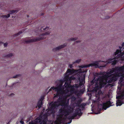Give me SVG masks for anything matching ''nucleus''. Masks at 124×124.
I'll list each match as a JSON object with an SVG mask.
<instances>
[{"instance_id":"1","label":"nucleus","mask_w":124,"mask_h":124,"mask_svg":"<svg viewBox=\"0 0 124 124\" xmlns=\"http://www.w3.org/2000/svg\"><path fill=\"white\" fill-rule=\"evenodd\" d=\"M74 72V69L71 70L70 69H68L65 74L64 78L62 80L64 81V82L68 81H70L73 79V78L72 76L71 77H69V75H72ZM67 82H65V84H66Z\"/></svg>"},{"instance_id":"2","label":"nucleus","mask_w":124,"mask_h":124,"mask_svg":"<svg viewBox=\"0 0 124 124\" xmlns=\"http://www.w3.org/2000/svg\"><path fill=\"white\" fill-rule=\"evenodd\" d=\"M70 112V109L69 108H61L59 110V113L60 114L57 115V116L60 118H62L64 115L65 116H67L69 115Z\"/></svg>"},{"instance_id":"3","label":"nucleus","mask_w":124,"mask_h":124,"mask_svg":"<svg viewBox=\"0 0 124 124\" xmlns=\"http://www.w3.org/2000/svg\"><path fill=\"white\" fill-rule=\"evenodd\" d=\"M62 101V98L60 97L57 99V100L54 102H52L50 103V105L51 107L49 108L50 111L52 112L54 111V109L60 105H61L59 103Z\"/></svg>"},{"instance_id":"4","label":"nucleus","mask_w":124,"mask_h":124,"mask_svg":"<svg viewBox=\"0 0 124 124\" xmlns=\"http://www.w3.org/2000/svg\"><path fill=\"white\" fill-rule=\"evenodd\" d=\"M50 33V32L48 31L46 32L45 33H43L40 35L39 37L26 40L25 41V43H29L32 42L39 41L41 40L45 39L46 38V37H45L44 36L46 35L49 34Z\"/></svg>"},{"instance_id":"5","label":"nucleus","mask_w":124,"mask_h":124,"mask_svg":"<svg viewBox=\"0 0 124 124\" xmlns=\"http://www.w3.org/2000/svg\"><path fill=\"white\" fill-rule=\"evenodd\" d=\"M63 83H64V81L62 80H58L55 81V83L58 85L55 87H54V86L52 87L49 90V92L51 91L52 90H56L55 91L58 90L61 88V87L62 86V85Z\"/></svg>"},{"instance_id":"6","label":"nucleus","mask_w":124,"mask_h":124,"mask_svg":"<svg viewBox=\"0 0 124 124\" xmlns=\"http://www.w3.org/2000/svg\"><path fill=\"white\" fill-rule=\"evenodd\" d=\"M119 76V74L115 73L110 75L109 79L108 81V83H110L114 82L117 80V77Z\"/></svg>"},{"instance_id":"7","label":"nucleus","mask_w":124,"mask_h":124,"mask_svg":"<svg viewBox=\"0 0 124 124\" xmlns=\"http://www.w3.org/2000/svg\"><path fill=\"white\" fill-rule=\"evenodd\" d=\"M116 98L118 99L116 101V106H120L122 104L124 103V101H123L124 97L122 96V94L121 96L116 97Z\"/></svg>"},{"instance_id":"8","label":"nucleus","mask_w":124,"mask_h":124,"mask_svg":"<svg viewBox=\"0 0 124 124\" xmlns=\"http://www.w3.org/2000/svg\"><path fill=\"white\" fill-rule=\"evenodd\" d=\"M122 67H116L114 68H113L108 72L110 74L115 72V73H118L119 75V74L118 72H123L122 70Z\"/></svg>"},{"instance_id":"9","label":"nucleus","mask_w":124,"mask_h":124,"mask_svg":"<svg viewBox=\"0 0 124 124\" xmlns=\"http://www.w3.org/2000/svg\"><path fill=\"white\" fill-rule=\"evenodd\" d=\"M104 78L103 76H99L97 79V81L99 82V84H100L101 86L102 85L104 86V85H106L107 81V80H105L104 81Z\"/></svg>"},{"instance_id":"10","label":"nucleus","mask_w":124,"mask_h":124,"mask_svg":"<svg viewBox=\"0 0 124 124\" xmlns=\"http://www.w3.org/2000/svg\"><path fill=\"white\" fill-rule=\"evenodd\" d=\"M111 104L112 103L110 101H107L105 103L103 104L102 108L105 110H106L107 108L113 105Z\"/></svg>"},{"instance_id":"11","label":"nucleus","mask_w":124,"mask_h":124,"mask_svg":"<svg viewBox=\"0 0 124 124\" xmlns=\"http://www.w3.org/2000/svg\"><path fill=\"white\" fill-rule=\"evenodd\" d=\"M82 114L81 112V110L80 108H76L75 111L74 113L73 114V115L75 117H76L77 115L80 116Z\"/></svg>"},{"instance_id":"12","label":"nucleus","mask_w":124,"mask_h":124,"mask_svg":"<svg viewBox=\"0 0 124 124\" xmlns=\"http://www.w3.org/2000/svg\"><path fill=\"white\" fill-rule=\"evenodd\" d=\"M100 61H95L93 63H91L87 64V67H90V66H94L96 68L99 67V62Z\"/></svg>"},{"instance_id":"13","label":"nucleus","mask_w":124,"mask_h":124,"mask_svg":"<svg viewBox=\"0 0 124 124\" xmlns=\"http://www.w3.org/2000/svg\"><path fill=\"white\" fill-rule=\"evenodd\" d=\"M67 44L66 43L64 44L63 45L60 46L55 48L53 49V51L55 52L56 51H57L59 50V49L65 47L67 45Z\"/></svg>"},{"instance_id":"14","label":"nucleus","mask_w":124,"mask_h":124,"mask_svg":"<svg viewBox=\"0 0 124 124\" xmlns=\"http://www.w3.org/2000/svg\"><path fill=\"white\" fill-rule=\"evenodd\" d=\"M44 96L41 97L39 101L37 103V105L39 108L41 107L43 104L42 101L44 99Z\"/></svg>"},{"instance_id":"15","label":"nucleus","mask_w":124,"mask_h":124,"mask_svg":"<svg viewBox=\"0 0 124 124\" xmlns=\"http://www.w3.org/2000/svg\"><path fill=\"white\" fill-rule=\"evenodd\" d=\"M65 87L66 88H72L73 87H75L76 88H77L79 87H80L79 85L78 84H76L74 86H72L70 84H67V85H65Z\"/></svg>"},{"instance_id":"16","label":"nucleus","mask_w":124,"mask_h":124,"mask_svg":"<svg viewBox=\"0 0 124 124\" xmlns=\"http://www.w3.org/2000/svg\"><path fill=\"white\" fill-rule=\"evenodd\" d=\"M105 73V72H101L100 74L102 75H104L103 76L104 78H105L106 79H107L108 78L110 77V75H109L110 74L108 72H107L104 75V74Z\"/></svg>"},{"instance_id":"17","label":"nucleus","mask_w":124,"mask_h":124,"mask_svg":"<svg viewBox=\"0 0 124 124\" xmlns=\"http://www.w3.org/2000/svg\"><path fill=\"white\" fill-rule=\"evenodd\" d=\"M62 86L61 87V94L62 95H63L64 94H66L67 93H68L69 92V90L68 89H66L65 90H62Z\"/></svg>"},{"instance_id":"18","label":"nucleus","mask_w":124,"mask_h":124,"mask_svg":"<svg viewBox=\"0 0 124 124\" xmlns=\"http://www.w3.org/2000/svg\"><path fill=\"white\" fill-rule=\"evenodd\" d=\"M56 91L57 93L54 96V98L57 97L59 96L61 94V89Z\"/></svg>"},{"instance_id":"19","label":"nucleus","mask_w":124,"mask_h":124,"mask_svg":"<svg viewBox=\"0 0 124 124\" xmlns=\"http://www.w3.org/2000/svg\"><path fill=\"white\" fill-rule=\"evenodd\" d=\"M104 86V85H102L101 86L100 85V84H99V85H97L94 87V89L95 90L97 91L99 89L101 88Z\"/></svg>"},{"instance_id":"20","label":"nucleus","mask_w":124,"mask_h":124,"mask_svg":"<svg viewBox=\"0 0 124 124\" xmlns=\"http://www.w3.org/2000/svg\"><path fill=\"white\" fill-rule=\"evenodd\" d=\"M119 48L120 49V50L117 49L116 50V52L114 53V55H116L120 53L122 51L121 49V47L120 46H119Z\"/></svg>"},{"instance_id":"21","label":"nucleus","mask_w":124,"mask_h":124,"mask_svg":"<svg viewBox=\"0 0 124 124\" xmlns=\"http://www.w3.org/2000/svg\"><path fill=\"white\" fill-rule=\"evenodd\" d=\"M61 105L62 106H64V107H65L66 108H68V104L67 103H66L65 102H64Z\"/></svg>"},{"instance_id":"22","label":"nucleus","mask_w":124,"mask_h":124,"mask_svg":"<svg viewBox=\"0 0 124 124\" xmlns=\"http://www.w3.org/2000/svg\"><path fill=\"white\" fill-rule=\"evenodd\" d=\"M86 105V103H82L80 104V108H82V110H83L85 108V106Z\"/></svg>"},{"instance_id":"23","label":"nucleus","mask_w":124,"mask_h":124,"mask_svg":"<svg viewBox=\"0 0 124 124\" xmlns=\"http://www.w3.org/2000/svg\"><path fill=\"white\" fill-rule=\"evenodd\" d=\"M18 10H12L10 11L9 13L10 14H12L15 12H17Z\"/></svg>"},{"instance_id":"24","label":"nucleus","mask_w":124,"mask_h":124,"mask_svg":"<svg viewBox=\"0 0 124 124\" xmlns=\"http://www.w3.org/2000/svg\"><path fill=\"white\" fill-rule=\"evenodd\" d=\"M2 16L3 18H8L10 16V15L8 14L7 15H3Z\"/></svg>"},{"instance_id":"25","label":"nucleus","mask_w":124,"mask_h":124,"mask_svg":"<svg viewBox=\"0 0 124 124\" xmlns=\"http://www.w3.org/2000/svg\"><path fill=\"white\" fill-rule=\"evenodd\" d=\"M81 61V59H79L78 60H76L75 62H73V64H74L75 63H79Z\"/></svg>"},{"instance_id":"26","label":"nucleus","mask_w":124,"mask_h":124,"mask_svg":"<svg viewBox=\"0 0 124 124\" xmlns=\"http://www.w3.org/2000/svg\"><path fill=\"white\" fill-rule=\"evenodd\" d=\"M22 33V31H20L17 33L16 34H14V37H16L18 35H19L20 34H21Z\"/></svg>"},{"instance_id":"27","label":"nucleus","mask_w":124,"mask_h":124,"mask_svg":"<svg viewBox=\"0 0 124 124\" xmlns=\"http://www.w3.org/2000/svg\"><path fill=\"white\" fill-rule=\"evenodd\" d=\"M13 55V54L12 53H10L7 55L6 56V57H7L8 58H10Z\"/></svg>"},{"instance_id":"28","label":"nucleus","mask_w":124,"mask_h":124,"mask_svg":"<svg viewBox=\"0 0 124 124\" xmlns=\"http://www.w3.org/2000/svg\"><path fill=\"white\" fill-rule=\"evenodd\" d=\"M117 62V61L114 60L113 61H112V64L113 65H115L116 64Z\"/></svg>"},{"instance_id":"29","label":"nucleus","mask_w":124,"mask_h":124,"mask_svg":"<svg viewBox=\"0 0 124 124\" xmlns=\"http://www.w3.org/2000/svg\"><path fill=\"white\" fill-rule=\"evenodd\" d=\"M78 92L79 93L83 94L84 92V90L83 89H82L79 91Z\"/></svg>"},{"instance_id":"30","label":"nucleus","mask_w":124,"mask_h":124,"mask_svg":"<svg viewBox=\"0 0 124 124\" xmlns=\"http://www.w3.org/2000/svg\"><path fill=\"white\" fill-rule=\"evenodd\" d=\"M113 59H109L108 60L107 62L108 63H112V60Z\"/></svg>"},{"instance_id":"31","label":"nucleus","mask_w":124,"mask_h":124,"mask_svg":"<svg viewBox=\"0 0 124 124\" xmlns=\"http://www.w3.org/2000/svg\"><path fill=\"white\" fill-rule=\"evenodd\" d=\"M87 65H81L80 66V68H84L88 67H87Z\"/></svg>"},{"instance_id":"32","label":"nucleus","mask_w":124,"mask_h":124,"mask_svg":"<svg viewBox=\"0 0 124 124\" xmlns=\"http://www.w3.org/2000/svg\"><path fill=\"white\" fill-rule=\"evenodd\" d=\"M78 38L77 37H75L74 38H71L70 39V40L71 41H75Z\"/></svg>"},{"instance_id":"33","label":"nucleus","mask_w":124,"mask_h":124,"mask_svg":"<svg viewBox=\"0 0 124 124\" xmlns=\"http://www.w3.org/2000/svg\"><path fill=\"white\" fill-rule=\"evenodd\" d=\"M78 85L79 87H80L83 85V83H82L81 81L79 83Z\"/></svg>"},{"instance_id":"34","label":"nucleus","mask_w":124,"mask_h":124,"mask_svg":"<svg viewBox=\"0 0 124 124\" xmlns=\"http://www.w3.org/2000/svg\"><path fill=\"white\" fill-rule=\"evenodd\" d=\"M58 121H59V122H58L56 121H55V124H60L61 123V121L59 119L58 120Z\"/></svg>"},{"instance_id":"35","label":"nucleus","mask_w":124,"mask_h":124,"mask_svg":"<svg viewBox=\"0 0 124 124\" xmlns=\"http://www.w3.org/2000/svg\"><path fill=\"white\" fill-rule=\"evenodd\" d=\"M124 78L122 76H121L120 78V80L121 81L120 82L124 80Z\"/></svg>"},{"instance_id":"36","label":"nucleus","mask_w":124,"mask_h":124,"mask_svg":"<svg viewBox=\"0 0 124 124\" xmlns=\"http://www.w3.org/2000/svg\"><path fill=\"white\" fill-rule=\"evenodd\" d=\"M76 105L79 108H79V107H80V103L79 102H78L77 103Z\"/></svg>"},{"instance_id":"37","label":"nucleus","mask_w":124,"mask_h":124,"mask_svg":"<svg viewBox=\"0 0 124 124\" xmlns=\"http://www.w3.org/2000/svg\"><path fill=\"white\" fill-rule=\"evenodd\" d=\"M122 47H121V49L122 48H123V49L122 50V51H123V49H124V42L122 43Z\"/></svg>"},{"instance_id":"38","label":"nucleus","mask_w":124,"mask_h":124,"mask_svg":"<svg viewBox=\"0 0 124 124\" xmlns=\"http://www.w3.org/2000/svg\"><path fill=\"white\" fill-rule=\"evenodd\" d=\"M20 76V75H17L15 76H14L13 77V78H16L17 77H18Z\"/></svg>"},{"instance_id":"39","label":"nucleus","mask_w":124,"mask_h":124,"mask_svg":"<svg viewBox=\"0 0 124 124\" xmlns=\"http://www.w3.org/2000/svg\"><path fill=\"white\" fill-rule=\"evenodd\" d=\"M66 117L67 119L70 120L71 119V117L70 116H69L68 117H67V116H66Z\"/></svg>"},{"instance_id":"40","label":"nucleus","mask_w":124,"mask_h":124,"mask_svg":"<svg viewBox=\"0 0 124 124\" xmlns=\"http://www.w3.org/2000/svg\"><path fill=\"white\" fill-rule=\"evenodd\" d=\"M8 45V43L6 42L4 43V46L5 47H6Z\"/></svg>"},{"instance_id":"41","label":"nucleus","mask_w":124,"mask_h":124,"mask_svg":"<svg viewBox=\"0 0 124 124\" xmlns=\"http://www.w3.org/2000/svg\"><path fill=\"white\" fill-rule=\"evenodd\" d=\"M121 67H122V70L123 72L124 70V64L123 66H121Z\"/></svg>"},{"instance_id":"42","label":"nucleus","mask_w":124,"mask_h":124,"mask_svg":"<svg viewBox=\"0 0 124 124\" xmlns=\"http://www.w3.org/2000/svg\"><path fill=\"white\" fill-rule=\"evenodd\" d=\"M69 67L71 69L73 67V65L72 64H70L69 65Z\"/></svg>"},{"instance_id":"43","label":"nucleus","mask_w":124,"mask_h":124,"mask_svg":"<svg viewBox=\"0 0 124 124\" xmlns=\"http://www.w3.org/2000/svg\"><path fill=\"white\" fill-rule=\"evenodd\" d=\"M85 80V79H81V80H80V82H82V83H83V82H84V81Z\"/></svg>"},{"instance_id":"44","label":"nucleus","mask_w":124,"mask_h":124,"mask_svg":"<svg viewBox=\"0 0 124 124\" xmlns=\"http://www.w3.org/2000/svg\"><path fill=\"white\" fill-rule=\"evenodd\" d=\"M29 124H35V123L31 121L30 122H29Z\"/></svg>"},{"instance_id":"45","label":"nucleus","mask_w":124,"mask_h":124,"mask_svg":"<svg viewBox=\"0 0 124 124\" xmlns=\"http://www.w3.org/2000/svg\"><path fill=\"white\" fill-rule=\"evenodd\" d=\"M71 120L72 119H74L75 117L73 115L72 116H71Z\"/></svg>"},{"instance_id":"46","label":"nucleus","mask_w":124,"mask_h":124,"mask_svg":"<svg viewBox=\"0 0 124 124\" xmlns=\"http://www.w3.org/2000/svg\"><path fill=\"white\" fill-rule=\"evenodd\" d=\"M67 119V118L66 117H64L63 119V120L64 121H66V119Z\"/></svg>"},{"instance_id":"47","label":"nucleus","mask_w":124,"mask_h":124,"mask_svg":"<svg viewBox=\"0 0 124 124\" xmlns=\"http://www.w3.org/2000/svg\"><path fill=\"white\" fill-rule=\"evenodd\" d=\"M20 122L22 124H24V122L22 120H21Z\"/></svg>"},{"instance_id":"48","label":"nucleus","mask_w":124,"mask_h":124,"mask_svg":"<svg viewBox=\"0 0 124 124\" xmlns=\"http://www.w3.org/2000/svg\"><path fill=\"white\" fill-rule=\"evenodd\" d=\"M71 122H72V120H71V119L70 120V121L69 122H68V123H67V124H70V123H71Z\"/></svg>"},{"instance_id":"49","label":"nucleus","mask_w":124,"mask_h":124,"mask_svg":"<svg viewBox=\"0 0 124 124\" xmlns=\"http://www.w3.org/2000/svg\"><path fill=\"white\" fill-rule=\"evenodd\" d=\"M121 75V76H122L124 78V74H122L121 73H120Z\"/></svg>"},{"instance_id":"50","label":"nucleus","mask_w":124,"mask_h":124,"mask_svg":"<svg viewBox=\"0 0 124 124\" xmlns=\"http://www.w3.org/2000/svg\"><path fill=\"white\" fill-rule=\"evenodd\" d=\"M48 27H46V28H44V29H43V30H45L46 29H48Z\"/></svg>"},{"instance_id":"51","label":"nucleus","mask_w":124,"mask_h":124,"mask_svg":"<svg viewBox=\"0 0 124 124\" xmlns=\"http://www.w3.org/2000/svg\"><path fill=\"white\" fill-rule=\"evenodd\" d=\"M122 95L124 97V92L122 93Z\"/></svg>"},{"instance_id":"52","label":"nucleus","mask_w":124,"mask_h":124,"mask_svg":"<svg viewBox=\"0 0 124 124\" xmlns=\"http://www.w3.org/2000/svg\"><path fill=\"white\" fill-rule=\"evenodd\" d=\"M12 95H14V94L13 93H11L10 94V96H11Z\"/></svg>"},{"instance_id":"53","label":"nucleus","mask_w":124,"mask_h":124,"mask_svg":"<svg viewBox=\"0 0 124 124\" xmlns=\"http://www.w3.org/2000/svg\"><path fill=\"white\" fill-rule=\"evenodd\" d=\"M80 42V41H76V42L77 43H78V42Z\"/></svg>"},{"instance_id":"54","label":"nucleus","mask_w":124,"mask_h":124,"mask_svg":"<svg viewBox=\"0 0 124 124\" xmlns=\"http://www.w3.org/2000/svg\"><path fill=\"white\" fill-rule=\"evenodd\" d=\"M99 75V74H98V73H96V76H98V75Z\"/></svg>"},{"instance_id":"55","label":"nucleus","mask_w":124,"mask_h":124,"mask_svg":"<svg viewBox=\"0 0 124 124\" xmlns=\"http://www.w3.org/2000/svg\"><path fill=\"white\" fill-rule=\"evenodd\" d=\"M3 43L2 42L0 41V44L1 43Z\"/></svg>"},{"instance_id":"56","label":"nucleus","mask_w":124,"mask_h":124,"mask_svg":"<svg viewBox=\"0 0 124 124\" xmlns=\"http://www.w3.org/2000/svg\"><path fill=\"white\" fill-rule=\"evenodd\" d=\"M115 59H116L117 58V57H114Z\"/></svg>"},{"instance_id":"57","label":"nucleus","mask_w":124,"mask_h":124,"mask_svg":"<svg viewBox=\"0 0 124 124\" xmlns=\"http://www.w3.org/2000/svg\"><path fill=\"white\" fill-rule=\"evenodd\" d=\"M9 123H10V122H9L8 123V124H9Z\"/></svg>"},{"instance_id":"58","label":"nucleus","mask_w":124,"mask_h":124,"mask_svg":"<svg viewBox=\"0 0 124 124\" xmlns=\"http://www.w3.org/2000/svg\"><path fill=\"white\" fill-rule=\"evenodd\" d=\"M108 18H109V16H108Z\"/></svg>"},{"instance_id":"59","label":"nucleus","mask_w":124,"mask_h":124,"mask_svg":"<svg viewBox=\"0 0 124 124\" xmlns=\"http://www.w3.org/2000/svg\"><path fill=\"white\" fill-rule=\"evenodd\" d=\"M100 113V111L99 113Z\"/></svg>"}]
</instances>
